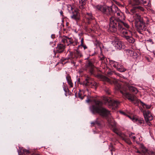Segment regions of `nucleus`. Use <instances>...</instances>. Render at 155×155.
<instances>
[{
	"instance_id": "obj_1",
	"label": "nucleus",
	"mask_w": 155,
	"mask_h": 155,
	"mask_svg": "<svg viewBox=\"0 0 155 155\" xmlns=\"http://www.w3.org/2000/svg\"><path fill=\"white\" fill-rule=\"evenodd\" d=\"M94 102L95 104L93 105L90 107V110L92 113L93 114H99L100 115L105 118L109 125L112 127L114 126L115 123L113 118L110 116V111L102 107L103 104L102 102L100 101L94 100Z\"/></svg>"
},
{
	"instance_id": "obj_2",
	"label": "nucleus",
	"mask_w": 155,
	"mask_h": 155,
	"mask_svg": "<svg viewBox=\"0 0 155 155\" xmlns=\"http://www.w3.org/2000/svg\"><path fill=\"white\" fill-rule=\"evenodd\" d=\"M109 30L112 32H115L118 30L121 33L124 35V32H128L130 31L126 29L124 27L128 28L129 25L126 23H125L119 18H116L113 16L110 18Z\"/></svg>"
},
{
	"instance_id": "obj_3",
	"label": "nucleus",
	"mask_w": 155,
	"mask_h": 155,
	"mask_svg": "<svg viewBox=\"0 0 155 155\" xmlns=\"http://www.w3.org/2000/svg\"><path fill=\"white\" fill-rule=\"evenodd\" d=\"M96 8L101 11L104 15L107 16L113 15L119 10L117 7L115 5L110 7L98 5L96 6Z\"/></svg>"
},
{
	"instance_id": "obj_4",
	"label": "nucleus",
	"mask_w": 155,
	"mask_h": 155,
	"mask_svg": "<svg viewBox=\"0 0 155 155\" xmlns=\"http://www.w3.org/2000/svg\"><path fill=\"white\" fill-rule=\"evenodd\" d=\"M135 25L137 31L140 34L143 35L142 32L147 29L143 18L140 15H136L135 18Z\"/></svg>"
},
{
	"instance_id": "obj_5",
	"label": "nucleus",
	"mask_w": 155,
	"mask_h": 155,
	"mask_svg": "<svg viewBox=\"0 0 155 155\" xmlns=\"http://www.w3.org/2000/svg\"><path fill=\"white\" fill-rule=\"evenodd\" d=\"M61 42L64 44L66 43L67 45L70 48L71 46H74L77 45L78 42L77 39L74 40L71 38H69L67 36H63L61 38Z\"/></svg>"
},
{
	"instance_id": "obj_6",
	"label": "nucleus",
	"mask_w": 155,
	"mask_h": 155,
	"mask_svg": "<svg viewBox=\"0 0 155 155\" xmlns=\"http://www.w3.org/2000/svg\"><path fill=\"white\" fill-rule=\"evenodd\" d=\"M112 39V43L115 45L116 48L119 50L124 49L125 48L124 44L122 43L117 38L114 36L113 37Z\"/></svg>"
},
{
	"instance_id": "obj_7",
	"label": "nucleus",
	"mask_w": 155,
	"mask_h": 155,
	"mask_svg": "<svg viewBox=\"0 0 155 155\" xmlns=\"http://www.w3.org/2000/svg\"><path fill=\"white\" fill-rule=\"evenodd\" d=\"M81 84H83L86 86H90L91 87H96L97 86V83L89 77H86L85 80Z\"/></svg>"
},
{
	"instance_id": "obj_8",
	"label": "nucleus",
	"mask_w": 155,
	"mask_h": 155,
	"mask_svg": "<svg viewBox=\"0 0 155 155\" xmlns=\"http://www.w3.org/2000/svg\"><path fill=\"white\" fill-rule=\"evenodd\" d=\"M150 0H130V3L132 5L143 4L144 6H149Z\"/></svg>"
},
{
	"instance_id": "obj_9",
	"label": "nucleus",
	"mask_w": 155,
	"mask_h": 155,
	"mask_svg": "<svg viewBox=\"0 0 155 155\" xmlns=\"http://www.w3.org/2000/svg\"><path fill=\"white\" fill-rule=\"evenodd\" d=\"M143 115L147 124L150 126L151 124L150 122L153 119V117L151 115L150 112L149 110H143Z\"/></svg>"
},
{
	"instance_id": "obj_10",
	"label": "nucleus",
	"mask_w": 155,
	"mask_h": 155,
	"mask_svg": "<svg viewBox=\"0 0 155 155\" xmlns=\"http://www.w3.org/2000/svg\"><path fill=\"white\" fill-rule=\"evenodd\" d=\"M127 88H124L123 91L122 90L120 91V93L131 102L135 101L136 96L127 92Z\"/></svg>"
},
{
	"instance_id": "obj_11",
	"label": "nucleus",
	"mask_w": 155,
	"mask_h": 155,
	"mask_svg": "<svg viewBox=\"0 0 155 155\" xmlns=\"http://www.w3.org/2000/svg\"><path fill=\"white\" fill-rule=\"evenodd\" d=\"M85 67L91 74H94L95 66L94 64V62L92 60H89L87 61L85 64Z\"/></svg>"
},
{
	"instance_id": "obj_12",
	"label": "nucleus",
	"mask_w": 155,
	"mask_h": 155,
	"mask_svg": "<svg viewBox=\"0 0 155 155\" xmlns=\"http://www.w3.org/2000/svg\"><path fill=\"white\" fill-rule=\"evenodd\" d=\"M69 52L70 54V57L72 59L76 60L83 56L82 53L79 49L75 50L74 52L70 51Z\"/></svg>"
},
{
	"instance_id": "obj_13",
	"label": "nucleus",
	"mask_w": 155,
	"mask_h": 155,
	"mask_svg": "<svg viewBox=\"0 0 155 155\" xmlns=\"http://www.w3.org/2000/svg\"><path fill=\"white\" fill-rule=\"evenodd\" d=\"M104 100L106 103L109 104V105L113 106L114 107L117 108L118 107L119 102L116 101H114L110 97H104Z\"/></svg>"
},
{
	"instance_id": "obj_14",
	"label": "nucleus",
	"mask_w": 155,
	"mask_h": 155,
	"mask_svg": "<svg viewBox=\"0 0 155 155\" xmlns=\"http://www.w3.org/2000/svg\"><path fill=\"white\" fill-rule=\"evenodd\" d=\"M123 37L127 41L130 43H133L135 41V39L132 37V32L131 31H125L124 32Z\"/></svg>"
},
{
	"instance_id": "obj_15",
	"label": "nucleus",
	"mask_w": 155,
	"mask_h": 155,
	"mask_svg": "<svg viewBox=\"0 0 155 155\" xmlns=\"http://www.w3.org/2000/svg\"><path fill=\"white\" fill-rule=\"evenodd\" d=\"M71 18L77 21L80 19V13L77 9L74 10L70 14Z\"/></svg>"
},
{
	"instance_id": "obj_16",
	"label": "nucleus",
	"mask_w": 155,
	"mask_h": 155,
	"mask_svg": "<svg viewBox=\"0 0 155 155\" xmlns=\"http://www.w3.org/2000/svg\"><path fill=\"white\" fill-rule=\"evenodd\" d=\"M65 45L64 43L58 44L55 48L56 53H62L63 52L65 48Z\"/></svg>"
},
{
	"instance_id": "obj_17",
	"label": "nucleus",
	"mask_w": 155,
	"mask_h": 155,
	"mask_svg": "<svg viewBox=\"0 0 155 155\" xmlns=\"http://www.w3.org/2000/svg\"><path fill=\"white\" fill-rule=\"evenodd\" d=\"M85 18L86 19V23L87 25H89L91 23V21L95 19L94 17L92 14L91 13H87L86 14Z\"/></svg>"
},
{
	"instance_id": "obj_18",
	"label": "nucleus",
	"mask_w": 155,
	"mask_h": 155,
	"mask_svg": "<svg viewBox=\"0 0 155 155\" xmlns=\"http://www.w3.org/2000/svg\"><path fill=\"white\" fill-rule=\"evenodd\" d=\"M114 83L116 89L117 90H120V92L121 90L123 91L124 88H127L126 87H122L120 83H118L117 81H115Z\"/></svg>"
},
{
	"instance_id": "obj_19",
	"label": "nucleus",
	"mask_w": 155,
	"mask_h": 155,
	"mask_svg": "<svg viewBox=\"0 0 155 155\" xmlns=\"http://www.w3.org/2000/svg\"><path fill=\"white\" fill-rule=\"evenodd\" d=\"M131 119L134 121L137 122L140 124L144 123V120L142 118H135L134 117L132 116Z\"/></svg>"
},
{
	"instance_id": "obj_20",
	"label": "nucleus",
	"mask_w": 155,
	"mask_h": 155,
	"mask_svg": "<svg viewBox=\"0 0 155 155\" xmlns=\"http://www.w3.org/2000/svg\"><path fill=\"white\" fill-rule=\"evenodd\" d=\"M86 4V0H80L79 4L80 8L81 9L84 8Z\"/></svg>"
},
{
	"instance_id": "obj_21",
	"label": "nucleus",
	"mask_w": 155,
	"mask_h": 155,
	"mask_svg": "<svg viewBox=\"0 0 155 155\" xmlns=\"http://www.w3.org/2000/svg\"><path fill=\"white\" fill-rule=\"evenodd\" d=\"M66 79L68 84L71 87H72L73 86L71 77L69 74H67L66 76Z\"/></svg>"
},
{
	"instance_id": "obj_22",
	"label": "nucleus",
	"mask_w": 155,
	"mask_h": 155,
	"mask_svg": "<svg viewBox=\"0 0 155 155\" xmlns=\"http://www.w3.org/2000/svg\"><path fill=\"white\" fill-rule=\"evenodd\" d=\"M127 86L128 88H129V91L130 92H132L136 94H137L138 93V90L135 87L130 85H128Z\"/></svg>"
},
{
	"instance_id": "obj_23",
	"label": "nucleus",
	"mask_w": 155,
	"mask_h": 155,
	"mask_svg": "<svg viewBox=\"0 0 155 155\" xmlns=\"http://www.w3.org/2000/svg\"><path fill=\"white\" fill-rule=\"evenodd\" d=\"M116 69L117 71L120 72H124L127 70L121 64L119 63Z\"/></svg>"
},
{
	"instance_id": "obj_24",
	"label": "nucleus",
	"mask_w": 155,
	"mask_h": 155,
	"mask_svg": "<svg viewBox=\"0 0 155 155\" xmlns=\"http://www.w3.org/2000/svg\"><path fill=\"white\" fill-rule=\"evenodd\" d=\"M121 139L124 140L125 142L128 144H131L132 143V142L130 140V139L128 138L126 136H120Z\"/></svg>"
},
{
	"instance_id": "obj_25",
	"label": "nucleus",
	"mask_w": 155,
	"mask_h": 155,
	"mask_svg": "<svg viewBox=\"0 0 155 155\" xmlns=\"http://www.w3.org/2000/svg\"><path fill=\"white\" fill-rule=\"evenodd\" d=\"M130 4L132 6L130 10V12L131 13L133 14H134L136 12H138L137 5H132L130 3Z\"/></svg>"
},
{
	"instance_id": "obj_26",
	"label": "nucleus",
	"mask_w": 155,
	"mask_h": 155,
	"mask_svg": "<svg viewBox=\"0 0 155 155\" xmlns=\"http://www.w3.org/2000/svg\"><path fill=\"white\" fill-rule=\"evenodd\" d=\"M109 63L111 66L116 69L119 64L118 62L112 60H109Z\"/></svg>"
},
{
	"instance_id": "obj_27",
	"label": "nucleus",
	"mask_w": 155,
	"mask_h": 155,
	"mask_svg": "<svg viewBox=\"0 0 155 155\" xmlns=\"http://www.w3.org/2000/svg\"><path fill=\"white\" fill-rule=\"evenodd\" d=\"M67 9L69 14L72 12L74 10H75L76 8L73 7L71 5H67Z\"/></svg>"
},
{
	"instance_id": "obj_28",
	"label": "nucleus",
	"mask_w": 155,
	"mask_h": 155,
	"mask_svg": "<svg viewBox=\"0 0 155 155\" xmlns=\"http://www.w3.org/2000/svg\"><path fill=\"white\" fill-rule=\"evenodd\" d=\"M125 51L128 55L131 57V55H132V53L134 51L133 50L129 49L125 50Z\"/></svg>"
},
{
	"instance_id": "obj_29",
	"label": "nucleus",
	"mask_w": 155,
	"mask_h": 155,
	"mask_svg": "<svg viewBox=\"0 0 155 155\" xmlns=\"http://www.w3.org/2000/svg\"><path fill=\"white\" fill-rule=\"evenodd\" d=\"M69 59H72L70 57V54H68V57H67L66 58H62L61 59V61L62 63L63 64V62H64L65 61L68 60Z\"/></svg>"
},
{
	"instance_id": "obj_30",
	"label": "nucleus",
	"mask_w": 155,
	"mask_h": 155,
	"mask_svg": "<svg viewBox=\"0 0 155 155\" xmlns=\"http://www.w3.org/2000/svg\"><path fill=\"white\" fill-rule=\"evenodd\" d=\"M147 153L149 155H155V151H148L147 150H146L144 152V153Z\"/></svg>"
},
{
	"instance_id": "obj_31",
	"label": "nucleus",
	"mask_w": 155,
	"mask_h": 155,
	"mask_svg": "<svg viewBox=\"0 0 155 155\" xmlns=\"http://www.w3.org/2000/svg\"><path fill=\"white\" fill-rule=\"evenodd\" d=\"M100 60L102 61V62L105 63L106 61H107V59L104 57V55H101V57H100Z\"/></svg>"
},
{
	"instance_id": "obj_32",
	"label": "nucleus",
	"mask_w": 155,
	"mask_h": 155,
	"mask_svg": "<svg viewBox=\"0 0 155 155\" xmlns=\"http://www.w3.org/2000/svg\"><path fill=\"white\" fill-rule=\"evenodd\" d=\"M94 44L97 47H99L100 48H101V45L102 43L100 42L99 41L96 40Z\"/></svg>"
},
{
	"instance_id": "obj_33",
	"label": "nucleus",
	"mask_w": 155,
	"mask_h": 155,
	"mask_svg": "<svg viewBox=\"0 0 155 155\" xmlns=\"http://www.w3.org/2000/svg\"><path fill=\"white\" fill-rule=\"evenodd\" d=\"M138 54L136 52L134 51L133 53L131 55V56L134 59H137L138 57Z\"/></svg>"
},
{
	"instance_id": "obj_34",
	"label": "nucleus",
	"mask_w": 155,
	"mask_h": 155,
	"mask_svg": "<svg viewBox=\"0 0 155 155\" xmlns=\"http://www.w3.org/2000/svg\"><path fill=\"white\" fill-rule=\"evenodd\" d=\"M83 93V91H80L78 93V97L81 98V99H84V96H82V93Z\"/></svg>"
},
{
	"instance_id": "obj_35",
	"label": "nucleus",
	"mask_w": 155,
	"mask_h": 155,
	"mask_svg": "<svg viewBox=\"0 0 155 155\" xmlns=\"http://www.w3.org/2000/svg\"><path fill=\"white\" fill-rule=\"evenodd\" d=\"M137 7L138 12H139L140 11L142 12H144V11L145 9L143 7L141 6H138L137 5Z\"/></svg>"
},
{
	"instance_id": "obj_36",
	"label": "nucleus",
	"mask_w": 155,
	"mask_h": 155,
	"mask_svg": "<svg viewBox=\"0 0 155 155\" xmlns=\"http://www.w3.org/2000/svg\"><path fill=\"white\" fill-rule=\"evenodd\" d=\"M104 90L106 94L108 95L110 94V91L109 88L106 87L104 89Z\"/></svg>"
},
{
	"instance_id": "obj_37",
	"label": "nucleus",
	"mask_w": 155,
	"mask_h": 155,
	"mask_svg": "<svg viewBox=\"0 0 155 155\" xmlns=\"http://www.w3.org/2000/svg\"><path fill=\"white\" fill-rule=\"evenodd\" d=\"M99 77L103 79V80L107 81L108 79V78L107 77L101 75H99Z\"/></svg>"
},
{
	"instance_id": "obj_38",
	"label": "nucleus",
	"mask_w": 155,
	"mask_h": 155,
	"mask_svg": "<svg viewBox=\"0 0 155 155\" xmlns=\"http://www.w3.org/2000/svg\"><path fill=\"white\" fill-rule=\"evenodd\" d=\"M131 102L136 105H138L139 101L137 99L136 97H135V100Z\"/></svg>"
},
{
	"instance_id": "obj_39",
	"label": "nucleus",
	"mask_w": 155,
	"mask_h": 155,
	"mask_svg": "<svg viewBox=\"0 0 155 155\" xmlns=\"http://www.w3.org/2000/svg\"><path fill=\"white\" fill-rule=\"evenodd\" d=\"M119 112L121 114L127 116L128 117H129L130 119L131 118V116H130L127 114H126L123 111H119Z\"/></svg>"
},
{
	"instance_id": "obj_40",
	"label": "nucleus",
	"mask_w": 155,
	"mask_h": 155,
	"mask_svg": "<svg viewBox=\"0 0 155 155\" xmlns=\"http://www.w3.org/2000/svg\"><path fill=\"white\" fill-rule=\"evenodd\" d=\"M113 131H114V132L116 133L117 135L120 136V134L118 132V130L117 129H116V128L114 129L113 130Z\"/></svg>"
},
{
	"instance_id": "obj_41",
	"label": "nucleus",
	"mask_w": 155,
	"mask_h": 155,
	"mask_svg": "<svg viewBox=\"0 0 155 155\" xmlns=\"http://www.w3.org/2000/svg\"><path fill=\"white\" fill-rule=\"evenodd\" d=\"M63 89H64V91L66 93L65 94V95L66 96H67V92H68L69 91V90H68V88L67 87H64Z\"/></svg>"
},
{
	"instance_id": "obj_42",
	"label": "nucleus",
	"mask_w": 155,
	"mask_h": 155,
	"mask_svg": "<svg viewBox=\"0 0 155 155\" xmlns=\"http://www.w3.org/2000/svg\"><path fill=\"white\" fill-rule=\"evenodd\" d=\"M23 152L24 153H26V154H28L30 153L29 150H27L25 149L23 150Z\"/></svg>"
},
{
	"instance_id": "obj_43",
	"label": "nucleus",
	"mask_w": 155,
	"mask_h": 155,
	"mask_svg": "<svg viewBox=\"0 0 155 155\" xmlns=\"http://www.w3.org/2000/svg\"><path fill=\"white\" fill-rule=\"evenodd\" d=\"M109 148L110 149V150L111 151H114V148L113 146L112 145H110L109 146Z\"/></svg>"
},
{
	"instance_id": "obj_44",
	"label": "nucleus",
	"mask_w": 155,
	"mask_h": 155,
	"mask_svg": "<svg viewBox=\"0 0 155 155\" xmlns=\"http://www.w3.org/2000/svg\"><path fill=\"white\" fill-rule=\"evenodd\" d=\"M114 2L116 4L119 6H120L121 5V4L119 2H118L116 0H114Z\"/></svg>"
},
{
	"instance_id": "obj_45",
	"label": "nucleus",
	"mask_w": 155,
	"mask_h": 155,
	"mask_svg": "<svg viewBox=\"0 0 155 155\" xmlns=\"http://www.w3.org/2000/svg\"><path fill=\"white\" fill-rule=\"evenodd\" d=\"M84 39L83 38H82L81 40V44H80V46H83L84 44Z\"/></svg>"
},
{
	"instance_id": "obj_46",
	"label": "nucleus",
	"mask_w": 155,
	"mask_h": 155,
	"mask_svg": "<svg viewBox=\"0 0 155 155\" xmlns=\"http://www.w3.org/2000/svg\"><path fill=\"white\" fill-rule=\"evenodd\" d=\"M95 124L96 125H97L98 126H100L101 125L100 122L99 121H95Z\"/></svg>"
},
{
	"instance_id": "obj_47",
	"label": "nucleus",
	"mask_w": 155,
	"mask_h": 155,
	"mask_svg": "<svg viewBox=\"0 0 155 155\" xmlns=\"http://www.w3.org/2000/svg\"><path fill=\"white\" fill-rule=\"evenodd\" d=\"M113 73L112 72L110 71H108V72H107V75L108 76H109L110 75H112V74Z\"/></svg>"
},
{
	"instance_id": "obj_48",
	"label": "nucleus",
	"mask_w": 155,
	"mask_h": 155,
	"mask_svg": "<svg viewBox=\"0 0 155 155\" xmlns=\"http://www.w3.org/2000/svg\"><path fill=\"white\" fill-rule=\"evenodd\" d=\"M82 47H83L84 49L85 50L87 48V47L85 45H84L83 46H81Z\"/></svg>"
},
{
	"instance_id": "obj_49",
	"label": "nucleus",
	"mask_w": 155,
	"mask_h": 155,
	"mask_svg": "<svg viewBox=\"0 0 155 155\" xmlns=\"http://www.w3.org/2000/svg\"><path fill=\"white\" fill-rule=\"evenodd\" d=\"M60 15L62 16H63V11H62L61 10V11H60Z\"/></svg>"
},
{
	"instance_id": "obj_50",
	"label": "nucleus",
	"mask_w": 155,
	"mask_h": 155,
	"mask_svg": "<svg viewBox=\"0 0 155 155\" xmlns=\"http://www.w3.org/2000/svg\"><path fill=\"white\" fill-rule=\"evenodd\" d=\"M145 107L147 109H149L151 107L150 106L148 105H145Z\"/></svg>"
},
{
	"instance_id": "obj_51",
	"label": "nucleus",
	"mask_w": 155,
	"mask_h": 155,
	"mask_svg": "<svg viewBox=\"0 0 155 155\" xmlns=\"http://www.w3.org/2000/svg\"><path fill=\"white\" fill-rule=\"evenodd\" d=\"M91 126H94L96 125L95 124V121L91 123Z\"/></svg>"
},
{
	"instance_id": "obj_52",
	"label": "nucleus",
	"mask_w": 155,
	"mask_h": 155,
	"mask_svg": "<svg viewBox=\"0 0 155 155\" xmlns=\"http://www.w3.org/2000/svg\"><path fill=\"white\" fill-rule=\"evenodd\" d=\"M140 102L142 104V105L143 106L144 105L145 106L146 104H145L143 102H142L141 101H140Z\"/></svg>"
},
{
	"instance_id": "obj_53",
	"label": "nucleus",
	"mask_w": 155,
	"mask_h": 155,
	"mask_svg": "<svg viewBox=\"0 0 155 155\" xmlns=\"http://www.w3.org/2000/svg\"><path fill=\"white\" fill-rule=\"evenodd\" d=\"M119 9L118 10V12L119 11ZM116 13H117V16H119L120 15V13L119 12H117H117Z\"/></svg>"
},
{
	"instance_id": "obj_54",
	"label": "nucleus",
	"mask_w": 155,
	"mask_h": 155,
	"mask_svg": "<svg viewBox=\"0 0 155 155\" xmlns=\"http://www.w3.org/2000/svg\"><path fill=\"white\" fill-rule=\"evenodd\" d=\"M51 37L52 38H55V35H51Z\"/></svg>"
},
{
	"instance_id": "obj_55",
	"label": "nucleus",
	"mask_w": 155,
	"mask_h": 155,
	"mask_svg": "<svg viewBox=\"0 0 155 155\" xmlns=\"http://www.w3.org/2000/svg\"><path fill=\"white\" fill-rule=\"evenodd\" d=\"M91 101V100L89 99H87V100H86V101L87 102L89 103V102Z\"/></svg>"
},
{
	"instance_id": "obj_56",
	"label": "nucleus",
	"mask_w": 155,
	"mask_h": 155,
	"mask_svg": "<svg viewBox=\"0 0 155 155\" xmlns=\"http://www.w3.org/2000/svg\"><path fill=\"white\" fill-rule=\"evenodd\" d=\"M132 138L134 140H135L136 139V137L135 136H133L132 137Z\"/></svg>"
},
{
	"instance_id": "obj_57",
	"label": "nucleus",
	"mask_w": 155,
	"mask_h": 155,
	"mask_svg": "<svg viewBox=\"0 0 155 155\" xmlns=\"http://www.w3.org/2000/svg\"><path fill=\"white\" fill-rule=\"evenodd\" d=\"M80 46V45H79L78 46V47H77V49H79V48H80V46Z\"/></svg>"
},
{
	"instance_id": "obj_58",
	"label": "nucleus",
	"mask_w": 155,
	"mask_h": 155,
	"mask_svg": "<svg viewBox=\"0 0 155 155\" xmlns=\"http://www.w3.org/2000/svg\"><path fill=\"white\" fill-rule=\"evenodd\" d=\"M31 155H39L38 154H35V153H33Z\"/></svg>"
},
{
	"instance_id": "obj_59",
	"label": "nucleus",
	"mask_w": 155,
	"mask_h": 155,
	"mask_svg": "<svg viewBox=\"0 0 155 155\" xmlns=\"http://www.w3.org/2000/svg\"><path fill=\"white\" fill-rule=\"evenodd\" d=\"M137 152L138 153H140V152L139 151H137Z\"/></svg>"
},
{
	"instance_id": "obj_60",
	"label": "nucleus",
	"mask_w": 155,
	"mask_h": 155,
	"mask_svg": "<svg viewBox=\"0 0 155 155\" xmlns=\"http://www.w3.org/2000/svg\"><path fill=\"white\" fill-rule=\"evenodd\" d=\"M132 134H133L131 133V134H129V136H130H130H131V135Z\"/></svg>"
}]
</instances>
